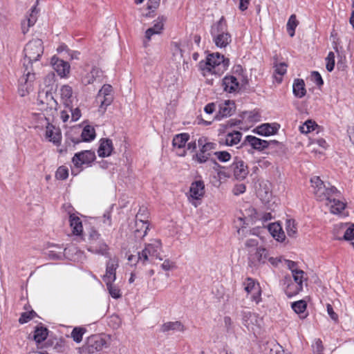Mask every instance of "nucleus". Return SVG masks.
Listing matches in <instances>:
<instances>
[{"label":"nucleus","mask_w":354,"mask_h":354,"mask_svg":"<svg viewBox=\"0 0 354 354\" xmlns=\"http://www.w3.org/2000/svg\"><path fill=\"white\" fill-rule=\"evenodd\" d=\"M209 156L210 153H205V152L203 153L200 150V152L194 156V159L196 160L198 163H204L209 159Z\"/></svg>","instance_id":"obj_54"},{"label":"nucleus","mask_w":354,"mask_h":354,"mask_svg":"<svg viewBox=\"0 0 354 354\" xmlns=\"http://www.w3.org/2000/svg\"><path fill=\"white\" fill-rule=\"evenodd\" d=\"M48 336V329L44 327H37L35 330L34 339L37 343L44 341Z\"/></svg>","instance_id":"obj_35"},{"label":"nucleus","mask_w":354,"mask_h":354,"mask_svg":"<svg viewBox=\"0 0 354 354\" xmlns=\"http://www.w3.org/2000/svg\"><path fill=\"white\" fill-rule=\"evenodd\" d=\"M211 35L217 47L225 48L231 42V35L227 31V25L223 17L212 26Z\"/></svg>","instance_id":"obj_2"},{"label":"nucleus","mask_w":354,"mask_h":354,"mask_svg":"<svg viewBox=\"0 0 354 354\" xmlns=\"http://www.w3.org/2000/svg\"><path fill=\"white\" fill-rule=\"evenodd\" d=\"M312 76L315 80V82L318 85L321 86L324 84L323 80L320 75V74L317 71H313L312 73Z\"/></svg>","instance_id":"obj_63"},{"label":"nucleus","mask_w":354,"mask_h":354,"mask_svg":"<svg viewBox=\"0 0 354 354\" xmlns=\"http://www.w3.org/2000/svg\"><path fill=\"white\" fill-rule=\"evenodd\" d=\"M303 289V286L301 285H296L294 283H290L287 286L286 289V294L288 297H291L298 294Z\"/></svg>","instance_id":"obj_40"},{"label":"nucleus","mask_w":354,"mask_h":354,"mask_svg":"<svg viewBox=\"0 0 354 354\" xmlns=\"http://www.w3.org/2000/svg\"><path fill=\"white\" fill-rule=\"evenodd\" d=\"M37 21L36 17L28 18L21 22V30L23 34L28 32L29 28L32 26Z\"/></svg>","instance_id":"obj_48"},{"label":"nucleus","mask_w":354,"mask_h":354,"mask_svg":"<svg viewBox=\"0 0 354 354\" xmlns=\"http://www.w3.org/2000/svg\"><path fill=\"white\" fill-rule=\"evenodd\" d=\"M268 230L273 238L279 242H283L286 239V235L281 226L277 223H271L268 225Z\"/></svg>","instance_id":"obj_26"},{"label":"nucleus","mask_w":354,"mask_h":354,"mask_svg":"<svg viewBox=\"0 0 354 354\" xmlns=\"http://www.w3.org/2000/svg\"><path fill=\"white\" fill-rule=\"evenodd\" d=\"M106 346V341L102 335H93L87 338L83 349L88 353H94Z\"/></svg>","instance_id":"obj_7"},{"label":"nucleus","mask_w":354,"mask_h":354,"mask_svg":"<svg viewBox=\"0 0 354 354\" xmlns=\"http://www.w3.org/2000/svg\"><path fill=\"white\" fill-rule=\"evenodd\" d=\"M175 267V263L169 259H165L161 265V268L166 271L170 270Z\"/></svg>","instance_id":"obj_60"},{"label":"nucleus","mask_w":354,"mask_h":354,"mask_svg":"<svg viewBox=\"0 0 354 354\" xmlns=\"http://www.w3.org/2000/svg\"><path fill=\"white\" fill-rule=\"evenodd\" d=\"M189 138V136L187 133H184L178 134L174 138L172 144L174 147L183 148L185 146V144L188 141Z\"/></svg>","instance_id":"obj_34"},{"label":"nucleus","mask_w":354,"mask_h":354,"mask_svg":"<svg viewBox=\"0 0 354 354\" xmlns=\"http://www.w3.org/2000/svg\"><path fill=\"white\" fill-rule=\"evenodd\" d=\"M223 86L225 91L232 93L239 89V84L235 77L226 76L223 80Z\"/></svg>","instance_id":"obj_25"},{"label":"nucleus","mask_w":354,"mask_h":354,"mask_svg":"<svg viewBox=\"0 0 354 354\" xmlns=\"http://www.w3.org/2000/svg\"><path fill=\"white\" fill-rule=\"evenodd\" d=\"M113 144L111 140L103 138L100 140V145L97 150L99 156L106 157L111 155L113 151Z\"/></svg>","instance_id":"obj_23"},{"label":"nucleus","mask_w":354,"mask_h":354,"mask_svg":"<svg viewBox=\"0 0 354 354\" xmlns=\"http://www.w3.org/2000/svg\"><path fill=\"white\" fill-rule=\"evenodd\" d=\"M292 91L295 96L299 98L303 97L306 93L304 81L302 79L295 80Z\"/></svg>","instance_id":"obj_28"},{"label":"nucleus","mask_w":354,"mask_h":354,"mask_svg":"<svg viewBox=\"0 0 354 354\" xmlns=\"http://www.w3.org/2000/svg\"><path fill=\"white\" fill-rule=\"evenodd\" d=\"M118 267V261L116 259H111L106 264V274L103 276V280L106 283H113L116 279L115 271Z\"/></svg>","instance_id":"obj_15"},{"label":"nucleus","mask_w":354,"mask_h":354,"mask_svg":"<svg viewBox=\"0 0 354 354\" xmlns=\"http://www.w3.org/2000/svg\"><path fill=\"white\" fill-rule=\"evenodd\" d=\"M229 62L228 59H225L223 55L216 53L207 56L205 63V68H203L202 62H200V66L203 70L206 69L209 73L221 75L227 69Z\"/></svg>","instance_id":"obj_4"},{"label":"nucleus","mask_w":354,"mask_h":354,"mask_svg":"<svg viewBox=\"0 0 354 354\" xmlns=\"http://www.w3.org/2000/svg\"><path fill=\"white\" fill-rule=\"evenodd\" d=\"M282 348L277 344H274L272 346H268L264 351V354H279V350Z\"/></svg>","instance_id":"obj_55"},{"label":"nucleus","mask_w":354,"mask_h":354,"mask_svg":"<svg viewBox=\"0 0 354 354\" xmlns=\"http://www.w3.org/2000/svg\"><path fill=\"white\" fill-rule=\"evenodd\" d=\"M268 257V253L266 249L258 248L254 252L250 251L249 254V266L250 267H257L261 264L265 263Z\"/></svg>","instance_id":"obj_11"},{"label":"nucleus","mask_w":354,"mask_h":354,"mask_svg":"<svg viewBox=\"0 0 354 354\" xmlns=\"http://www.w3.org/2000/svg\"><path fill=\"white\" fill-rule=\"evenodd\" d=\"M244 289L248 295H251L250 299L256 304L261 301V288L259 283L254 279L248 277L243 282Z\"/></svg>","instance_id":"obj_10"},{"label":"nucleus","mask_w":354,"mask_h":354,"mask_svg":"<svg viewBox=\"0 0 354 354\" xmlns=\"http://www.w3.org/2000/svg\"><path fill=\"white\" fill-rule=\"evenodd\" d=\"M313 193L318 201L326 202L332 196H339L340 192L334 187H326L319 176H314L310 179Z\"/></svg>","instance_id":"obj_3"},{"label":"nucleus","mask_w":354,"mask_h":354,"mask_svg":"<svg viewBox=\"0 0 354 354\" xmlns=\"http://www.w3.org/2000/svg\"><path fill=\"white\" fill-rule=\"evenodd\" d=\"M249 122H255L261 120V115L257 111H252L245 113Z\"/></svg>","instance_id":"obj_50"},{"label":"nucleus","mask_w":354,"mask_h":354,"mask_svg":"<svg viewBox=\"0 0 354 354\" xmlns=\"http://www.w3.org/2000/svg\"><path fill=\"white\" fill-rule=\"evenodd\" d=\"M286 230L288 236L296 237L297 234V227L295 221L292 218H288L286 221Z\"/></svg>","instance_id":"obj_36"},{"label":"nucleus","mask_w":354,"mask_h":354,"mask_svg":"<svg viewBox=\"0 0 354 354\" xmlns=\"http://www.w3.org/2000/svg\"><path fill=\"white\" fill-rule=\"evenodd\" d=\"M189 192L192 198L196 200L200 199L205 194L204 183L201 180L192 183L190 186Z\"/></svg>","instance_id":"obj_20"},{"label":"nucleus","mask_w":354,"mask_h":354,"mask_svg":"<svg viewBox=\"0 0 354 354\" xmlns=\"http://www.w3.org/2000/svg\"><path fill=\"white\" fill-rule=\"evenodd\" d=\"M101 75H102V71L97 67H93L89 73L86 74L82 77V82L85 85L92 84L94 82L95 80L100 78L101 77Z\"/></svg>","instance_id":"obj_29"},{"label":"nucleus","mask_w":354,"mask_h":354,"mask_svg":"<svg viewBox=\"0 0 354 354\" xmlns=\"http://www.w3.org/2000/svg\"><path fill=\"white\" fill-rule=\"evenodd\" d=\"M46 137L55 145H58L61 140L59 130L48 122L46 127Z\"/></svg>","instance_id":"obj_19"},{"label":"nucleus","mask_w":354,"mask_h":354,"mask_svg":"<svg viewBox=\"0 0 354 354\" xmlns=\"http://www.w3.org/2000/svg\"><path fill=\"white\" fill-rule=\"evenodd\" d=\"M149 223H142L136 221L134 234L137 239H143L147 234L149 230Z\"/></svg>","instance_id":"obj_32"},{"label":"nucleus","mask_w":354,"mask_h":354,"mask_svg":"<svg viewBox=\"0 0 354 354\" xmlns=\"http://www.w3.org/2000/svg\"><path fill=\"white\" fill-rule=\"evenodd\" d=\"M327 312L330 317V318L334 320L335 322H337L338 320V315L334 312L333 308L332 306L329 304H327Z\"/></svg>","instance_id":"obj_62"},{"label":"nucleus","mask_w":354,"mask_h":354,"mask_svg":"<svg viewBox=\"0 0 354 354\" xmlns=\"http://www.w3.org/2000/svg\"><path fill=\"white\" fill-rule=\"evenodd\" d=\"M81 136L84 141H91L95 137V131L93 127L87 125L83 129Z\"/></svg>","instance_id":"obj_37"},{"label":"nucleus","mask_w":354,"mask_h":354,"mask_svg":"<svg viewBox=\"0 0 354 354\" xmlns=\"http://www.w3.org/2000/svg\"><path fill=\"white\" fill-rule=\"evenodd\" d=\"M88 250L94 253L100 254L102 255H106L108 251V246L104 243H101L98 247L91 246L88 248Z\"/></svg>","instance_id":"obj_46"},{"label":"nucleus","mask_w":354,"mask_h":354,"mask_svg":"<svg viewBox=\"0 0 354 354\" xmlns=\"http://www.w3.org/2000/svg\"><path fill=\"white\" fill-rule=\"evenodd\" d=\"M287 64L284 62L279 63V64H274V73L277 75H279L280 77H278L275 75L276 81L278 83H281L282 81V76L286 73L287 71Z\"/></svg>","instance_id":"obj_38"},{"label":"nucleus","mask_w":354,"mask_h":354,"mask_svg":"<svg viewBox=\"0 0 354 354\" xmlns=\"http://www.w3.org/2000/svg\"><path fill=\"white\" fill-rule=\"evenodd\" d=\"M306 302L304 300H299L292 304V308L297 314L303 313L306 310Z\"/></svg>","instance_id":"obj_44"},{"label":"nucleus","mask_w":354,"mask_h":354,"mask_svg":"<svg viewBox=\"0 0 354 354\" xmlns=\"http://www.w3.org/2000/svg\"><path fill=\"white\" fill-rule=\"evenodd\" d=\"M167 20V17L162 15L159 16L156 20L154 21V24L152 27L148 28L145 31V41L144 44L146 46L147 43L151 40V37L153 35H159L162 32L164 28L165 22Z\"/></svg>","instance_id":"obj_13"},{"label":"nucleus","mask_w":354,"mask_h":354,"mask_svg":"<svg viewBox=\"0 0 354 354\" xmlns=\"http://www.w3.org/2000/svg\"><path fill=\"white\" fill-rule=\"evenodd\" d=\"M112 91V86L110 84H104L97 95L96 101L100 104V108L103 112L113 100Z\"/></svg>","instance_id":"obj_8"},{"label":"nucleus","mask_w":354,"mask_h":354,"mask_svg":"<svg viewBox=\"0 0 354 354\" xmlns=\"http://www.w3.org/2000/svg\"><path fill=\"white\" fill-rule=\"evenodd\" d=\"M315 127H317L315 122L308 120L299 127V130L303 133H308L314 130Z\"/></svg>","instance_id":"obj_43"},{"label":"nucleus","mask_w":354,"mask_h":354,"mask_svg":"<svg viewBox=\"0 0 354 354\" xmlns=\"http://www.w3.org/2000/svg\"><path fill=\"white\" fill-rule=\"evenodd\" d=\"M51 64L54 70L56 71L60 77H65L67 74L69 73L70 66L67 62L63 61L62 59H59V58L54 56L51 59Z\"/></svg>","instance_id":"obj_17"},{"label":"nucleus","mask_w":354,"mask_h":354,"mask_svg":"<svg viewBox=\"0 0 354 354\" xmlns=\"http://www.w3.org/2000/svg\"><path fill=\"white\" fill-rule=\"evenodd\" d=\"M214 155L221 162H227V161L230 160L231 158L230 153L225 151H216L214 153Z\"/></svg>","instance_id":"obj_53"},{"label":"nucleus","mask_w":354,"mask_h":354,"mask_svg":"<svg viewBox=\"0 0 354 354\" xmlns=\"http://www.w3.org/2000/svg\"><path fill=\"white\" fill-rule=\"evenodd\" d=\"M161 330L162 332H168L169 330L184 331L185 328L180 322H178V321L169 322L165 323L162 326Z\"/></svg>","instance_id":"obj_33"},{"label":"nucleus","mask_w":354,"mask_h":354,"mask_svg":"<svg viewBox=\"0 0 354 354\" xmlns=\"http://www.w3.org/2000/svg\"><path fill=\"white\" fill-rule=\"evenodd\" d=\"M339 198L340 196H332L330 199L326 200L325 202V205L328 207L332 214H340L346 207V203L340 201Z\"/></svg>","instance_id":"obj_16"},{"label":"nucleus","mask_w":354,"mask_h":354,"mask_svg":"<svg viewBox=\"0 0 354 354\" xmlns=\"http://www.w3.org/2000/svg\"><path fill=\"white\" fill-rule=\"evenodd\" d=\"M326 67L328 71L331 72L335 67V54L333 52H330L326 58Z\"/></svg>","instance_id":"obj_49"},{"label":"nucleus","mask_w":354,"mask_h":354,"mask_svg":"<svg viewBox=\"0 0 354 354\" xmlns=\"http://www.w3.org/2000/svg\"><path fill=\"white\" fill-rule=\"evenodd\" d=\"M344 230L345 232L342 239L346 241L354 239V224L348 225V223H340L335 225L334 229L335 231L338 232Z\"/></svg>","instance_id":"obj_24"},{"label":"nucleus","mask_w":354,"mask_h":354,"mask_svg":"<svg viewBox=\"0 0 354 354\" xmlns=\"http://www.w3.org/2000/svg\"><path fill=\"white\" fill-rule=\"evenodd\" d=\"M33 314H35V312L33 311L22 313L19 319V323L25 324L28 322L32 318Z\"/></svg>","instance_id":"obj_56"},{"label":"nucleus","mask_w":354,"mask_h":354,"mask_svg":"<svg viewBox=\"0 0 354 354\" xmlns=\"http://www.w3.org/2000/svg\"><path fill=\"white\" fill-rule=\"evenodd\" d=\"M243 324L249 329L255 331L260 329L263 325V319L257 314L248 310L242 311Z\"/></svg>","instance_id":"obj_9"},{"label":"nucleus","mask_w":354,"mask_h":354,"mask_svg":"<svg viewBox=\"0 0 354 354\" xmlns=\"http://www.w3.org/2000/svg\"><path fill=\"white\" fill-rule=\"evenodd\" d=\"M70 225L73 230V233L80 235L82 232L83 227L80 218L74 214L69 216Z\"/></svg>","instance_id":"obj_30"},{"label":"nucleus","mask_w":354,"mask_h":354,"mask_svg":"<svg viewBox=\"0 0 354 354\" xmlns=\"http://www.w3.org/2000/svg\"><path fill=\"white\" fill-rule=\"evenodd\" d=\"M161 249V243L160 240H153L151 243L147 244L141 252L138 253V259L143 263L151 259L156 258L162 260L160 257L159 251Z\"/></svg>","instance_id":"obj_5"},{"label":"nucleus","mask_w":354,"mask_h":354,"mask_svg":"<svg viewBox=\"0 0 354 354\" xmlns=\"http://www.w3.org/2000/svg\"><path fill=\"white\" fill-rule=\"evenodd\" d=\"M86 330L83 328H73L72 333H71V337H73V340L77 342L80 343L82 340V336L84 333H85Z\"/></svg>","instance_id":"obj_45"},{"label":"nucleus","mask_w":354,"mask_h":354,"mask_svg":"<svg viewBox=\"0 0 354 354\" xmlns=\"http://www.w3.org/2000/svg\"><path fill=\"white\" fill-rule=\"evenodd\" d=\"M205 138H201L198 140V145L201 147V151L205 153H210L209 151L216 148V144L213 142H206Z\"/></svg>","instance_id":"obj_39"},{"label":"nucleus","mask_w":354,"mask_h":354,"mask_svg":"<svg viewBox=\"0 0 354 354\" xmlns=\"http://www.w3.org/2000/svg\"><path fill=\"white\" fill-rule=\"evenodd\" d=\"M246 143H248L252 149L258 151H262L268 148L267 140L259 139L253 136H247L241 146H245Z\"/></svg>","instance_id":"obj_18"},{"label":"nucleus","mask_w":354,"mask_h":354,"mask_svg":"<svg viewBox=\"0 0 354 354\" xmlns=\"http://www.w3.org/2000/svg\"><path fill=\"white\" fill-rule=\"evenodd\" d=\"M277 131V128L275 126H273L269 123H265L256 127L253 130V132L261 136H268L274 134Z\"/></svg>","instance_id":"obj_27"},{"label":"nucleus","mask_w":354,"mask_h":354,"mask_svg":"<svg viewBox=\"0 0 354 354\" xmlns=\"http://www.w3.org/2000/svg\"><path fill=\"white\" fill-rule=\"evenodd\" d=\"M259 244V240L257 238L250 239L246 241L245 246L248 248H254Z\"/></svg>","instance_id":"obj_64"},{"label":"nucleus","mask_w":354,"mask_h":354,"mask_svg":"<svg viewBox=\"0 0 354 354\" xmlns=\"http://www.w3.org/2000/svg\"><path fill=\"white\" fill-rule=\"evenodd\" d=\"M44 46L41 39H33L28 41L24 49V75L19 79V93L21 97L28 95L33 88L36 79L32 64L39 61L44 54Z\"/></svg>","instance_id":"obj_1"},{"label":"nucleus","mask_w":354,"mask_h":354,"mask_svg":"<svg viewBox=\"0 0 354 354\" xmlns=\"http://www.w3.org/2000/svg\"><path fill=\"white\" fill-rule=\"evenodd\" d=\"M292 274L294 279V283L303 286V281L305 279L304 272L301 270H292Z\"/></svg>","instance_id":"obj_42"},{"label":"nucleus","mask_w":354,"mask_h":354,"mask_svg":"<svg viewBox=\"0 0 354 354\" xmlns=\"http://www.w3.org/2000/svg\"><path fill=\"white\" fill-rule=\"evenodd\" d=\"M95 159V152L91 150H86L77 153L73 156L72 161L75 167L79 168L82 165H88Z\"/></svg>","instance_id":"obj_12"},{"label":"nucleus","mask_w":354,"mask_h":354,"mask_svg":"<svg viewBox=\"0 0 354 354\" xmlns=\"http://www.w3.org/2000/svg\"><path fill=\"white\" fill-rule=\"evenodd\" d=\"M109 292L111 295L112 297L115 299L120 298L121 297L120 290V288L114 285L113 283H106Z\"/></svg>","instance_id":"obj_47"},{"label":"nucleus","mask_w":354,"mask_h":354,"mask_svg":"<svg viewBox=\"0 0 354 354\" xmlns=\"http://www.w3.org/2000/svg\"><path fill=\"white\" fill-rule=\"evenodd\" d=\"M232 168L234 176L237 180H242L245 179L249 173L248 166L242 160L238 158H235V160L232 165Z\"/></svg>","instance_id":"obj_14"},{"label":"nucleus","mask_w":354,"mask_h":354,"mask_svg":"<svg viewBox=\"0 0 354 354\" xmlns=\"http://www.w3.org/2000/svg\"><path fill=\"white\" fill-rule=\"evenodd\" d=\"M242 138V133L238 131H234L228 133L225 138V144L227 146H234L240 142Z\"/></svg>","instance_id":"obj_31"},{"label":"nucleus","mask_w":354,"mask_h":354,"mask_svg":"<svg viewBox=\"0 0 354 354\" xmlns=\"http://www.w3.org/2000/svg\"><path fill=\"white\" fill-rule=\"evenodd\" d=\"M338 61L337 63V67L339 70L344 71L346 68V57L344 55H340L338 53Z\"/></svg>","instance_id":"obj_57"},{"label":"nucleus","mask_w":354,"mask_h":354,"mask_svg":"<svg viewBox=\"0 0 354 354\" xmlns=\"http://www.w3.org/2000/svg\"><path fill=\"white\" fill-rule=\"evenodd\" d=\"M38 103L43 106L45 111H49L52 115L57 110L58 103L54 99L50 90L42 89L39 91L37 96Z\"/></svg>","instance_id":"obj_6"},{"label":"nucleus","mask_w":354,"mask_h":354,"mask_svg":"<svg viewBox=\"0 0 354 354\" xmlns=\"http://www.w3.org/2000/svg\"><path fill=\"white\" fill-rule=\"evenodd\" d=\"M313 348L315 353L317 354H321L324 349L322 342L319 339H317L315 342Z\"/></svg>","instance_id":"obj_61"},{"label":"nucleus","mask_w":354,"mask_h":354,"mask_svg":"<svg viewBox=\"0 0 354 354\" xmlns=\"http://www.w3.org/2000/svg\"><path fill=\"white\" fill-rule=\"evenodd\" d=\"M68 171L65 167H59L55 174V176L59 180H65L68 178Z\"/></svg>","instance_id":"obj_51"},{"label":"nucleus","mask_w":354,"mask_h":354,"mask_svg":"<svg viewBox=\"0 0 354 354\" xmlns=\"http://www.w3.org/2000/svg\"><path fill=\"white\" fill-rule=\"evenodd\" d=\"M297 25L298 21L296 19V16L295 15H292L287 23V31L290 37H293L295 35V30Z\"/></svg>","instance_id":"obj_41"},{"label":"nucleus","mask_w":354,"mask_h":354,"mask_svg":"<svg viewBox=\"0 0 354 354\" xmlns=\"http://www.w3.org/2000/svg\"><path fill=\"white\" fill-rule=\"evenodd\" d=\"M60 97L66 107H70L73 102V89L68 85H63L59 90Z\"/></svg>","instance_id":"obj_21"},{"label":"nucleus","mask_w":354,"mask_h":354,"mask_svg":"<svg viewBox=\"0 0 354 354\" xmlns=\"http://www.w3.org/2000/svg\"><path fill=\"white\" fill-rule=\"evenodd\" d=\"M330 37L333 38V49L335 50V51L338 53H339V48H338V46H339V42H338V37H337V32H335V30H333L331 32V34H330Z\"/></svg>","instance_id":"obj_59"},{"label":"nucleus","mask_w":354,"mask_h":354,"mask_svg":"<svg viewBox=\"0 0 354 354\" xmlns=\"http://www.w3.org/2000/svg\"><path fill=\"white\" fill-rule=\"evenodd\" d=\"M69 109V112L71 113V118L73 121H77L81 117V112L78 108H75L74 109H72L71 105L70 107H68Z\"/></svg>","instance_id":"obj_58"},{"label":"nucleus","mask_w":354,"mask_h":354,"mask_svg":"<svg viewBox=\"0 0 354 354\" xmlns=\"http://www.w3.org/2000/svg\"><path fill=\"white\" fill-rule=\"evenodd\" d=\"M234 111V102L230 100H225L219 104L218 115L221 118L230 116Z\"/></svg>","instance_id":"obj_22"},{"label":"nucleus","mask_w":354,"mask_h":354,"mask_svg":"<svg viewBox=\"0 0 354 354\" xmlns=\"http://www.w3.org/2000/svg\"><path fill=\"white\" fill-rule=\"evenodd\" d=\"M148 216L146 209H140L139 212L136 216V221H140L142 223H148Z\"/></svg>","instance_id":"obj_52"}]
</instances>
